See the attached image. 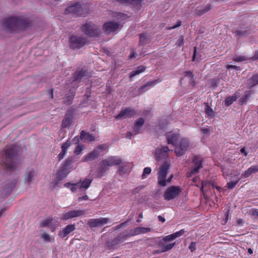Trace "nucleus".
<instances>
[{"instance_id":"f257e3e1","label":"nucleus","mask_w":258,"mask_h":258,"mask_svg":"<svg viewBox=\"0 0 258 258\" xmlns=\"http://www.w3.org/2000/svg\"><path fill=\"white\" fill-rule=\"evenodd\" d=\"M19 150L18 146L11 145L5 150L2 165L7 173L11 174L13 172L20 170V163L18 157Z\"/></svg>"},{"instance_id":"f03ea898","label":"nucleus","mask_w":258,"mask_h":258,"mask_svg":"<svg viewBox=\"0 0 258 258\" xmlns=\"http://www.w3.org/2000/svg\"><path fill=\"white\" fill-rule=\"evenodd\" d=\"M32 21L23 16H11L3 20V25L7 32H21L31 26Z\"/></svg>"},{"instance_id":"7ed1b4c3","label":"nucleus","mask_w":258,"mask_h":258,"mask_svg":"<svg viewBox=\"0 0 258 258\" xmlns=\"http://www.w3.org/2000/svg\"><path fill=\"white\" fill-rule=\"evenodd\" d=\"M81 30L82 32L90 37L98 36L100 34L98 27L91 22L83 25Z\"/></svg>"},{"instance_id":"20e7f679","label":"nucleus","mask_w":258,"mask_h":258,"mask_svg":"<svg viewBox=\"0 0 258 258\" xmlns=\"http://www.w3.org/2000/svg\"><path fill=\"white\" fill-rule=\"evenodd\" d=\"M87 42V39L83 35H72L70 37L69 44L72 49L82 47Z\"/></svg>"},{"instance_id":"39448f33","label":"nucleus","mask_w":258,"mask_h":258,"mask_svg":"<svg viewBox=\"0 0 258 258\" xmlns=\"http://www.w3.org/2000/svg\"><path fill=\"white\" fill-rule=\"evenodd\" d=\"M170 164L168 160L164 161L163 164L159 168L158 172V184L162 186H166V181L165 179L166 177L168 170L169 168Z\"/></svg>"},{"instance_id":"423d86ee","label":"nucleus","mask_w":258,"mask_h":258,"mask_svg":"<svg viewBox=\"0 0 258 258\" xmlns=\"http://www.w3.org/2000/svg\"><path fill=\"white\" fill-rule=\"evenodd\" d=\"M171 150L168 146L158 147L155 149L154 156L156 160L159 161L168 160V153Z\"/></svg>"},{"instance_id":"0eeeda50","label":"nucleus","mask_w":258,"mask_h":258,"mask_svg":"<svg viewBox=\"0 0 258 258\" xmlns=\"http://www.w3.org/2000/svg\"><path fill=\"white\" fill-rule=\"evenodd\" d=\"M180 192L181 189L179 186L172 185L166 189L163 197L166 201H170L175 198Z\"/></svg>"},{"instance_id":"6e6552de","label":"nucleus","mask_w":258,"mask_h":258,"mask_svg":"<svg viewBox=\"0 0 258 258\" xmlns=\"http://www.w3.org/2000/svg\"><path fill=\"white\" fill-rule=\"evenodd\" d=\"M189 146V142L187 139H182L178 145L175 146V153L177 156H181L185 154Z\"/></svg>"},{"instance_id":"1a4fd4ad","label":"nucleus","mask_w":258,"mask_h":258,"mask_svg":"<svg viewBox=\"0 0 258 258\" xmlns=\"http://www.w3.org/2000/svg\"><path fill=\"white\" fill-rule=\"evenodd\" d=\"M85 214V212L83 210H73L62 214L61 219L67 220L76 217H78Z\"/></svg>"},{"instance_id":"9d476101","label":"nucleus","mask_w":258,"mask_h":258,"mask_svg":"<svg viewBox=\"0 0 258 258\" xmlns=\"http://www.w3.org/2000/svg\"><path fill=\"white\" fill-rule=\"evenodd\" d=\"M75 111V109L72 108L67 111L61 123V126L63 128L69 127L72 123L73 119V114Z\"/></svg>"},{"instance_id":"9b49d317","label":"nucleus","mask_w":258,"mask_h":258,"mask_svg":"<svg viewBox=\"0 0 258 258\" xmlns=\"http://www.w3.org/2000/svg\"><path fill=\"white\" fill-rule=\"evenodd\" d=\"M127 238V235L125 233L124 230L120 232L116 237H115L109 243V246L113 248L114 247L118 244L122 243Z\"/></svg>"},{"instance_id":"f8f14e48","label":"nucleus","mask_w":258,"mask_h":258,"mask_svg":"<svg viewBox=\"0 0 258 258\" xmlns=\"http://www.w3.org/2000/svg\"><path fill=\"white\" fill-rule=\"evenodd\" d=\"M109 219L107 218H100L98 219H91L88 221L87 224L90 228L101 227L107 223Z\"/></svg>"},{"instance_id":"ddd939ff","label":"nucleus","mask_w":258,"mask_h":258,"mask_svg":"<svg viewBox=\"0 0 258 258\" xmlns=\"http://www.w3.org/2000/svg\"><path fill=\"white\" fill-rule=\"evenodd\" d=\"M122 163V160L118 156H112L108 157L107 159L103 160V164L108 166L119 165Z\"/></svg>"},{"instance_id":"4468645a","label":"nucleus","mask_w":258,"mask_h":258,"mask_svg":"<svg viewBox=\"0 0 258 258\" xmlns=\"http://www.w3.org/2000/svg\"><path fill=\"white\" fill-rule=\"evenodd\" d=\"M89 76V73L87 70L82 69L77 71L74 74L73 82L80 83L85 77Z\"/></svg>"},{"instance_id":"2eb2a0df","label":"nucleus","mask_w":258,"mask_h":258,"mask_svg":"<svg viewBox=\"0 0 258 258\" xmlns=\"http://www.w3.org/2000/svg\"><path fill=\"white\" fill-rule=\"evenodd\" d=\"M119 28V24L113 21L107 22L103 25V29L107 33L114 32Z\"/></svg>"},{"instance_id":"dca6fc26","label":"nucleus","mask_w":258,"mask_h":258,"mask_svg":"<svg viewBox=\"0 0 258 258\" xmlns=\"http://www.w3.org/2000/svg\"><path fill=\"white\" fill-rule=\"evenodd\" d=\"M66 13H73L77 16L82 15V7L81 5L79 3H76L74 5H72L67 8L66 9Z\"/></svg>"},{"instance_id":"f3484780","label":"nucleus","mask_w":258,"mask_h":258,"mask_svg":"<svg viewBox=\"0 0 258 258\" xmlns=\"http://www.w3.org/2000/svg\"><path fill=\"white\" fill-rule=\"evenodd\" d=\"M194 167L190 171L191 174H195L199 172V170L202 167V160L200 157L195 155L192 159Z\"/></svg>"},{"instance_id":"a211bd4d","label":"nucleus","mask_w":258,"mask_h":258,"mask_svg":"<svg viewBox=\"0 0 258 258\" xmlns=\"http://www.w3.org/2000/svg\"><path fill=\"white\" fill-rule=\"evenodd\" d=\"M135 113L136 112L134 109L130 108H125V109L120 111L119 113L116 116V118L117 119H120L122 118H130L132 117Z\"/></svg>"},{"instance_id":"6ab92c4d","label":"nucleus","mask_w":258,"mask_h":258,"mask_svg":"<svg viewBox=\"0 0 258 258\" xmlns=\"http://www.w3.org/2000/svg\"><path fill=\"white\" fill-rule=\"evenodd\" d=\"M75 230V226L74 224H70L66 226L61 230L58 232V236L61 238L67 236L69 234Z\"/></svg>"},{"instance_id":"aec40b11","label":"nucleus","mask_w":258,"mask_h":258,"mask_svg":"<svg viewBox=\"0 0 258 258\" xmlns=\"http://www.w3.org/2000/svg\"><path fill=\"white\" fill-rule=\"evenodd\" d=\"M179 135L177 134L168 133L166 135L168 144H172L175 146L177 144V141L178 139Z\"/></svg>"},{"instance_id":"412c9836","label":"nucleus","mask_w":258,"mask_h":258,"mask_svg":"<svg viewBox=\"0 0 258 258\" xmlns=\"http://www.w3.org/2000/svg\"><path fill=\"white\" fill-rule=\"evenodd\" d=\"M75 94L74 90L70 89L69 93L66 95V97L63 98V103L67 105L72 104Z\"/></svg>"},{"instance_id":"4be33fe9","label":"nucleus","mask_w":258,"mask_h":258,"mask_svg":"<svg viewBox=\"0 0 258 258\" xmlns=\"http://www.w3.org/2000/svg\"><path fill=\"white\" fill-rule=\"evenodd\" d=\"M100 156V152L98 150H94L91 152L87 154V155L82 160L83 162H88L92 161Z\"/></svg>"},{"instance_id":"5701e85b","label":"nucleus","mask_w":258,"mask_h":258,"mask_svg":"<svg viewBox=\"0 0 258 258\" xmlns=\"http://www.w3.org/2000/svg\"><path fill=\"white\" fill-rule=\"evenodd\" d=\"M145 120L141 117L135 122L133 132L135 134H138L140 133L142 129L143 125L144 124Z\"/></svg>"},{"instance_id":"b1692460","label":"nucleus","mask_w":258,"mask_h":258,"mask_svg":"<svg viewBox=\"0 0 258 258\" xmlns=\"http://www.w3.org/2000/svg\"><path fill=\"white\" fill-rule=\"evenodd\" d=\"M184 233H185L184 230L181 229L180 231H177L175 233H174L170 235L166 236L162 239H163L164 241H166V242L170 241H172V240L176 239L177 237H180Z\"/></svg>"},{"instance_id":"393cba45","label":"nucleus","mask_w":258,"mask_h":258,"mask_svg":"<svg viewBox=\"0 0 258 258\" xmlns=\"http://www.w3.org/2000/svg\"><path fill=\"white\" fill-rule=\"evenodd\" d=\"M35 175V171L33 169H28L25 174V182L30 184L34 179Z\"/></svg>"},{"instance_id":"a878e982","label":"nucleus","mask_w":258,"mask_h":258,"mask_svg":"<svg viewBox=\"0 0 258 258\" xmlns=\"http://www.w3.org/2000/svg\"><path fill=\"white\" fill-rule=\"evenodd\" d=\"M17 183V180L16 179H14L10 182L7 183L6 185L4 191L7 194H10L15 188Z\"/></svg>"},{"instance_id":"bb28decb","label":"nucleus","mask_w":258,"mask_h":258,"mask_svg":"<svg viewBox=\"0 0 258 258\" xmlns=\"http://www.w3.org/2000/svg\"><path fill=\"white\" fill-rule=\"evenodd\" d=\"M80 139L82 140L84 139V142H92L95 140V137L92 135V134H90L89 133H86L84 131H81L80 133Z\"/></svg>"},{"instance_id":"cd10ccee","label":"nucleus","mask_w":258,"mask_h":258,"mask_svg":"<svg viewBox=\"0 0 258 258\" xmlns=\"http://www.w3.org/2000/svg\"><path fill=\"white\" fill-rule=\"evenodd\" d=\"M122 4L131 5L139 8L141 6L142 0H116Z\"/></svg>"},{"instance_id":"c85d7f7f","label":"nucleus","mask_w":258,"mask_h":258,"mask_svg":"<svg viewBox=\"0 0 258 258\" xmlns=\"http://www.w3.org/2000/svg\"><path fill=\"white\" fill-rule=\"evenodd\" d=\"M69 171L67 169H66L62 167L61 169L58 171V172L56 174V180L57 182L65 178L69 173Z\"/></svg>"},{"instance_id":"c756f323","label":"nucleus","mask_w":258,"mask_h":258,"mask_svg":"<svg viewBox=\"0 0 258 258\" xmlns=\"http://www.w3.org/2000/svg\"><path fill=\"white\" fill-rule=\"evenodd\" d=\"M107 165H104L103 164V160L101 161V165L97 169V176L98 177L100 178L103 176L106 171L108 169L107 168Z\"/></svg>"},{"instance_id":"7c9ffc66","label":"nucleus","mask_w":258,"mask_h":258,"mask_svg":"<svg viewBox=\"0 0 258 258\" xmlns=\"http://www.w3.org/2000/svg\"><path fill=\"white\" fill-rule=\"evenodd\" d=\"M211 8L212 7L211 5H207L204 8L198 7L196 10V13L198 16H202V15L210 11Z\"/></svg>"},{"instance_id":"2f4dec72","label":"nucleus","mask_w":258,"mask_h":258,"mask_svg":"<svg viewBox=\"0 0 258 258\" xmlns=\"http://www.w3.org/2000/svg\"><path fill=\"white\" fill-rule=\"evenodd\" d=\"M92 180L88 178L85 179L82 182L80 180L78 182L79 184V188L80 189H86L90 186Z\"/></svg>"},{"instance_id":"473e14b6","label":"nucleus","mask_w":258,"mask_h":258,"mask_svg":"<svg viewBox=\"0 0 258 258\" xmlns=\"http://www.w3.org/2000/svg\"><path fill=\"white\" fill-rule=\"evenodd\" d=\"M234 33L240 37H245L250 33V30H236L234 31Z\"/></svg>"},{"instance_id":"72a5a7b5","label":"nucleus","mask_w":258,"mask_h":258,"mask_svg":"<svg viewBox=\"0 0 258 258\" xmlns=\"http://www.w3.org/2000/svg\"><path fill=\"white\" fill-rule=\"evenodd\" d=\"M136 228V232H137V235L142 234V233H145L148 232H150L151 230L150 228H144V227H138L135 228Z\"/></svg>"},{"instance_id":"f704fd0d","label":"nucleus","mask_w":258,"mask_h":258,"mask_svg":"<svg viewBox=\"0 0 258 258\" xmlns=\"http://www.w3.org/2000/svg\"><path fill=\"white\" fill-rule=\"evenodd\" d=\"M73 162V157H69L64 161L62 167L69 169L70 168L71 164Z\"/></svg>"},{"instance_id":"c9c22d12","label":"nucleus","mask_w":258,"mask_h":258,"mask_svg":"<svg viewBox=\"0 0 258 258\" xmlns=\"http://www.w3.org/2000/svg\"><path fill=\"white\" fill-rule=\"evenodd\" d=\"M175 244V243L174 242L172 243H169V245L165 246V247H159V250H160V252L161 253L169 251L174 247Z\"/></svg>"},{"instance_id":"e433bc0d","label":"nucleus","mask_w":258,"mask_h":258,"mask_svg":"<svg viewBox=\"0 0 258 258\" xmlns=\"http://www.w3.org/2000/svg\"><path fill=\"white\" fill-rule=\"evenodd\" d=\"M205 113L208 115L210 116H214L215 114V112L213 111L212 108L208 105V104H206Z\"/></svg>"},{"instance_id":"4c0bfd02","label":"nucleus","mask_w":258,"mask_h":258,"mask_svg":"<svg viewBox=\"0 0 258 258\" xmlns=\"http://www.w3.org/2000/svg\"><path fill=\"white\" fill-rule=\"evenodd\" d=\"M236 99V97L234 96H229L228 97H227L225 100V104L229 106L231 104H232V103L235 101Z\"/></svg>"},{"instance_id":"58836bf2","label":"nucleus","mask_w":258,"mask_h":258,"mask_svg":"<svg viewBox=\"0 0 258 258\" xmlns=\"http://www.w3.org/2000/svg\"><path fill=\"white\" fill-rule=\"evenodd\" d=\"M147 39L146 35L144 34H140V41H139V45H145L147 44Z\"/></svg>"},{"instance_id":"ea45409f","label":"nucleus","mask_w":258,"mask_h":258,"mask_svg":"<svg viewBox=\"0 0 258 258\" xmlns=\"http://www.w3.org/2000/svg\"><path fill=\"white\" fill-rule=\"evenodd\" d=\"M184 76L186 77L189 78L190 79L189 80L190 82H191L192 83H193L194 84H195L194 76L192 73V72H191L190 71H185V74H184ZM194 85L195 84H194Z\"/></svg>"},{"instance_id":"a19ab883","label":"nucleus","mask_w":258,"mask_h":258,"mask_svg":"<svg viewBox=\"0 0 258 258\" xmlns=\"http://www.w3.org/2000/svg\"><path fill=\"white\" fill-rule=\"evenodd\" d=\"M52 219H47L41 222L40 225L41 227H47L52 222Z\"/></svg>"},{"instance_id":"79ce46f5","label":"nucleus","mask_w":258,"mask_h":258,"mask_svg":"<svg viewBox=\"0 0 258 258\" xmlns=\"http://www.w3.org/2000/svg\"><path fill=\"white\" fill-rule=\"evenodd\" d=\"M251 86H254L258 84V75H253L250 79Z\"/></svg>"},{"instance_id":"37998d69","label":"nucleus","mask_w":258,"mask_h":258,"mask_svg":"<svg viewBox=\"0 0 258 258\" xmlns=\"http://www.w3.org/2000/svg\"><path fill=\"white\" fill-rule=\"evenodd\" d=\"M151 169L150 167H146L144 168L143 174L142 175V178L144 179L146 178L147 175H149L151 173Z\"/></svg>"},{"instance_id":"c03bdc74","label":"nucleus","mask_w":258,"mask_h":258,"mask_svg":"<svg viewBox=\"0 0 258 258\" xmlns=\"http://www.w3.org/2000/svg\"><path fill=\"white\" fill-rule=\"evenodd\" d=\"M125 233L127 235V237H128L130 236H133L135 235H137V232H136V228L134 229H131L129 231L124 230Z\"/></svg>"},{"instance_id":"a18cd8bd","label":"nucleus","mask_w":258,"mask_h":258,"mask_svg":"<svg viewBox=\"0 0 258 258\" xmlns=\"http://www.w3.org/2000/svg\"><path fill=\"white\" fill-rule=\"evenodd\" d=\"M238 181H239V180H237L235 181H231L230 182H228L227 184V188L229 189H233L235 187V186L238 183Z\"/></svg>"},{"instance_id":"49530a36","label":"nucleus","mask_w":258,"mask_h":258,"mask_svg":"<svg viewBox=\"0 0 258 258\" xmlns=\"http://www.w3.org/2000/svg\"><path fill=\"white\" fill-rule=\"evenodd\" d=\"M153 84V82H148L145 85L141 86L139 89H138V92H139L140 94H142L144 92V91H143V90L146 87H148V86H150L152 85Z\"/></svg>"},{"instance_id":"de8ad7c7","label":"nucleus","mask_w":258,"mask_h":258,"mask_svg":"<svg viewBox=\"0 0 258 258\" xmlns=\"http://www.w3.org/2000/svg\"><path fill=\"white\" fill-rule=\"evenodd\" d=\"M83 146L82 145H78L75 148L74 153L76 155H79L83 150Z\"/></svg>"},{"instance_id":"09e8293b","label":"nucleus","mask_w":258,"mask_h":258,"mask_svg":"<svg viewBox=\"0 0 258 258\" xmlns=\"http://www.w3.org/2000/svg\"><path fill=\"white\" fill-rule=\"evenodd\" d=\"M246 59L245 56H235L233 57V60L237 62H241L245 60Z\"/></svg>"},{"instance_id":"8fccbe9b","label":"nucleus","mask_w":258,"mask_h":258,"mask_svg":"<svg viewBox=\"0 0 258 258\" xmlns=\"http://www.w3.org/2000/svg\"><path fill=\"white\" fill-rule=\"evenodd\" d=\"M67 150H63V149L61 148V152L58 154L57 157L58 161L61 160L64 156L66 155Z\"/></svg>"},{"instance_id":"3c124183","label":"nucleus","mask_w":258,"mask_h":258,"mask_svg":"<svg viewBox=\"0 0 258 258\" xmlns=\"http://www.w3.org/2000/svg\"><path fill=\"white\" fill-rule=\"evenodd\" d=\"M251 172L249 168L247 169L243 173H242L241 175V178H247L249 177L251 174Z\"/></svg>"},{"instance_id":"603ef678","label":"nucleus","mask_w":258,"mask_h":258,"mask_svg":"<svg viewBox=\"0 0 258 258\" xmlns=\"http://www.w3.org/2000/svg\"><path fill=\"white\" fill-rule=\"evenodd\" d=\"M176 43H177L178 46H179V47H181V46H182L184 43V36L182 35H181L179 37L178 40L177 41Z\"/></svg>"},{"instance_id":"864d4df0","label":"nucleus","mask_w":258,"mask_h":258,"mask_svg":"<svg viewBox=\"0 0 258 258\" xmlns=\"http://www.w3.org/2000/svg\"><path fill=\"white\" fill-rule=\"evenodd\" d=\"M145 188V186L141 185L135 188L132 191L133 194L136 195L139 192L140 190L144 189Z\"/></svg>"},{"instance_id":"5fc2aeb1","label":"nucleus","mask_w":258,"mask_h":258,"mask_svg":"<svg viewBox=\"0 0 258 258\" xmlns=\"http://www.w3.org/2000/svg\"><path fill=\"white\" fill-rule=\"evenodd\" d=\"M71 141H70L69 140H67L64 143H63L62 145L61 148L63 149V150H67V149L71 146Z\"/></svg>"},{"instance_id":"6e6d98bb","label":"nucleus","mask_w":258,"mask_h":258,"mask_svg":"<svg viewBox=\"0 0 258 258\" xmlns=\"http://www.w3.org/2000/svg\"><path fill=\"white\" fill-rule=\"evenodd\" d=\"M78 188H79V184L78 183V182L72 184L71 187V190L72 192H75Z\"/></svg>"},{"instance_id":"4d7b16f0","label":"nucleus","mask_w":258,"mask_h":258,"mask_svg":"<svg viewBox=\"0 0 258 258\" xmlns=\"http://www.w3.org/2000/svg\"><path fill=\"white\" fill-rule=\"evenodd\" d=\"M126 172L125 168L122 165H119L118 167V172L119 174H123Z\"/></svg>"},{"instance_id":"13d9d810","label":"nucleus","mask_w":258,"mask_h":258,"mask_svg":"<svg viewBox=\"0 0 258 258\" xmlns=\"http://www.w3.org/2000/svg\"><path fill=\"white\" fill-rule=\"evenodd\" d=\"M42 238L44 239L45 241H50V236L49 234L46 233H44L41 235Z\"/></svg>"},{"instance_id":"bf43d9fd","label":"nucleus","mask_w":258,"mask_h":258,"mask_svg":"<svg viewBox=\"0 0 258 258\" xmlns=\"http://www.w3.org/2000/svg\"><path fill=\"white\" fill-rule=\"evenodd\" d=\"M169 245V243L167 244L166 243V241H164L163 239L161 240L158 242V246H159V247H165V246H166L167 245Z\"/></svg>"},{"instance_id":"052dcab7","label":"nucleus","mask_w":258,"mask_h":258,"mask_svg":"<svg viewBox=\"0 0 258 258\" xmlns=\"http://www.w3.org/2000/svg\"><path fill=\"white\" fill-rule=\"evenodd\" d=\"M203 186H206L207 185H210V186H214V183H213V182H211L209 181H208V180H205V181H203L202 182V184Z\"/></svg>"},{"instance_id":"680f3d73","label":"nucleus","mask_w":258,"mask_h":258,"mask_svg":"<svg viewBox=\"0 0 258 258\" xmlns=\"http://www.w3.org/2000/svg\"><path fill=\"white\" fill-rule=\"evenodd\" d=\"M251 172V173H256L258 171V165L252 166L249 168Z\"/></svg>"},{"instance_id":"e2e57ef3","label":"nucleus","mask_w":258,"mask_h":258,"mask_svg":"<svg viewBox=\"0 0 258 258\" xmlns=\"http://www.w3.org/2000/svg\"><path fill=\"white\" fill-rule=\"evenodd\" d=\"M189 249L190 250V251L191 252L194 251V250H195L196 248V242H191L190 243V245L188 247Z\"/></svg>"},{"instance_id":"0e129e2a","label":"nucleus","mask_w":258,"mask_h":258,"mask_svg":"<svg viewBox=\"0 0 258 258\" xmlns=\"http://www.w3.org/2000/svg\"><path fill=\"white\" fill-rule=\"evenodd\" d=\"M181 25V21H179L177 22V24L172 26V27H169L167 28L168 30H171V29H175L179 26H180Z\"/></svg>"},{"instance_id":"69168bd1","label":"nucleus","mask_w":258,"mask_h":258,"mask_svg":"<svg viewBox=\"0 0 258 258\" xmlns=\"http://www.w3.org/2000/svg\"><path fill=\"white\" fill-rule=\"evenodd\" d=\"M80 137L76 136L72 140V142L74 144H78L80 142Z\"/></svg>"},{"instance_id":"338daca9","label":"nucleus","mask_w":258,"mask_h":258,"mask_svg":"<svg viewBox=\"0 0 258 258\" xmlns=\"http://www.w3.org/2000/svg\"><path fill=\"white\" fill-rule=\"evenodd\" d=\"M145 67L143 66H140L137 68V70L139 72L140 74L143 73L145 70Z\"/></svg>"},{"instance_id":"774afa93","label":"nucleus","mask_w":258,"mask_h":258,"mask_svg":"<svg viewBox=\"0 0 258 258\" xmlns=\"http://www.w3.org/2000/svg\"><path fill=\"white\" fill-rule=\"evenodd\" d=\"M251 214L253 216H255L258 217V210L256 209H252L251 210Z\"/></svg>"}]
</instances>
